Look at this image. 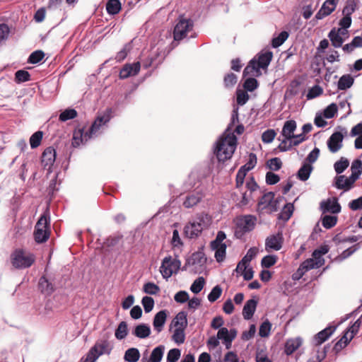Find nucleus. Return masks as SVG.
<instances>
[{
    "mask_svg": "<svg viewBox=\"0 0 362 362\" xmlns=\"http://www.w3.org/2000/svg\"><path fill=\"white\" fill-rule=\"evenodd\" d=\"M238 122V109L235 108L232 112L230 122L227 129L216 144L215 154L220 162H224L230 159L236 149L238 139L234 133L242 134L245 131V127L242 124H238L235 129L233 130L235 124Z\"/></svg>",
    "mask_w": 362,
    "mask_h": 362,
    "instance_id": "obj_1",
    "label": "nucleus"
},
{
    "mask_svg": "<svg viewBox=\"0 0 362 362\" xmlns=\"http://www.w3.org/2000/svg\"><path fill=\"white\" fill-rule=\"evenodd\" d=\"M12 266L16 269H24L30 267L35 262V255L22 248L14 250L10 256Z\"/></svg>",
    "mask_w": 362,
    "mask_h": 362,
    "instance_id": "obj_2",
    "label": "nucleus"
},
{
    "mask_svg": "<svg viewBox=\"0 0 362 362\" xmlns=\"http://www.w3.org/2000/svg\"><path fill=\"white\" fill-rule=\"evenodd\" d=\"M50 235L49 218L46 215H42L38 219L33 233L35 241L37 243H45Z\"/></svg>",
    "mask_w": 362,
    "mask_h": 362,
    "instance_id": "obj_3",
    "label": "nucleus"
},
{
    "mask_svg": "<svg viewBox=\"0 0 362 362\" xmlns=\"http://www.w3.org/2000/svg\"><path fill=\"white\" fill-rule=\"evenodd\" d=\"M194 22L189 18L180 16L177 23L173 30V38L175 41H180L185 38L187 33L192 30Z\"/></svg>",
    "mask_w": 362,
    "mask_h": 362,
    "instance_id": "obj_4",
    "label": "nucleus"
},
{
    "mask_svg": "<svg viewBox=\"0 0 362 362\" xmlns=\"http://www.w3.org/2000/svg\"><path fill=\"white\" fill-rule=\"evenodd\" d=\"M181 262L177 257L173 258L168 255L165 257L161 263L160 272L164 279L170 278L173 273H177L180 269Z\"/></svg>",
    "mask_w": 362,
    "mask_h": 362,
    "instance_id": "obj_5",
    "label": "nucleus"
},
{
    "mask_svg": "<svg viewBox=\"0 0 362 362\" xmlns=\"http://www.w3.org/2000/svg\"><path fill=\"white\" fill-rule=\"evenodd\" d=\"M257 218L252 215H245L237 218L235 235L241 236L252 230L256 225Z\"/></svg>",
    "mask_w": 362,
    "mask_h": 362,
    "instance_id": "obj_6",
    "label": "nucleus"
},
{
    "mask_svg": "<svg viewBox=\"0 0 362 362\" xmlns=\"http://www.w3.org/2000/svg\"><path fill=\"white\" fill-rule=\"evenodd\" d=\"M56 159L55 149L52 147H47L43 151L41 156V163L45 169L50 170Z\"/></svg>",
    "mask_w": 362,
    "mask_h": 362,
    "instance_id": "obj_7",
    "label": "nucleus"
},
{
    "mask_svg": "<svg viewBox=\"0 0 362 362\" xmlns=\"http://www.w3.org/2000/svg\"><path fill=\"white\" fill-rule=\"evenodd\" d=\"M339 0H326L315 15V18L320 20L330 15L336 8Z\"/></svg>",
    "mask_w": 362,
    "mask_h": 362,
    "instance_id": "obj_8",
    "label": "nucleus"
},
{
    "mask_svg": "<svg viewBox=\"0 0 362 362\" xmlns=\"http://www.w3.org/2000/svg\"><path fill=\"white\" fill-rule=\"evenodd\" d=\"M274 194L273 192L264 194L258 203L259 209L261 211L266 209H269L271 211H276V201H274Z\"/></svg>",
    "mask_w": 362,
    "mask_h": 362,
    "instance_id": "obj_9",
    "label": "nucleus"
},
{
    "mask_svg": "<svg viewBox=\"0 0 362 362\" xmlns=\"http://www.w3.org/2000/svg\"><path fill=\"white\" fill-rule=\"evenodd\" d=\"M344 135L339 132H336L333 133L327 140V146L332 153H336L342 147V141Z\"/></svg>",
    "mask_w": 362,
    "mask_h": 362,
    "instance_id": "obj_10",
    "label": "nucleus"
},
{
    "mask_svg": "<svg viewBox=\"0 0 362 362\" xmlns=\"http://www.w3.org/2000/svg\"><path fill=\"white\" fill-rule=\"evenodd\" d=\"M141 65L139 62L133 64H127L119 71V78L124 79L132 76H136L140 71Z\"/></svg>",
    "mask_w": 362,
    "mask_h": 362,
    "instance_id": "obj_11",
    "label": "nucleus"
},
{
    "mask_svg": "<svg viewBox=\"0 0 362 362\" xmlns=\"http://www.w3.org/2000/svg\"><path fill=\"white\" fill-rule=\"evenodd\" d=\"M283 243V236L281 233H277L276 235H272L266 239L265 245L266 249L267 250L268 248L272 249L274 250H279L282 247Z\"/></svg>",
    "mask_w": 362,
    "mask_h": 362,
    "instance_id": "obj_12",
    "label": "nucleus"
},
{
    "mask_svg": "<svg viewBox=\"0 0 362 362\" xmlns=\"http://www.w3.org/2000/svg\"><path fill=\"white\" fill-rule=\"evenodd\" d=\"M336 326H328L325 329L319 332L314 337V341L316 346H319L327 341L329 337L335 332Z\"/></svg>",
    "mask_w": 362,
    "mask_h": 362,
    "instance_id": "obj_13",
    "label": "nucleus"
},
{
    "mask_svg": "<svg viewBox=\"0 0 362 362\" xmlns=\"http://www.w3.org/2000/svg\"><path fill=\"white\" fill-rule=\"evenodd\" d=\"M202 232V228L194 221L188 223L184 228V233L189 238H197Z\"/></svg>",
    "mask_w": 362,
    "mask_h": 362,
    "instance_id": "obj_14",
    "label": "nucleus"
},
{
    "mask_svg": "<svg viewBox=\"0 0 362 362\" xmlns=\"http://www.w3.org/2000/svg\"><path fill=\"white\" fill-rule=\"evenodd\" d=\"M302 345L300 337L291 338L286 340L284 346V352L290 356L294 353Z\"/></svg>",
    "mask_w": 362,
    "mask_h": 362,
    "instance_id": "obj_15",
    "label": "nucleus"
},
{
    "mask_svg": "<svg viewBox=\"0 0 362 362\" xmlns=\"http://www.w3.org/2000/svg\"><path fill=\"white\" fill-rule=\"evenodd\" d=\"M257 300L252 298L248 300L243 309V316L245 320H250L252 317L257 305Z\"/></svg>",
    "mask_w": 362,
    "mask_h": 362,
    "instance_id": "obj_16",
    "label": "nucleus"
},
{
    "mask_svg": "<svg viewBox=\"0 0 362 362\" xmlns=\"http://www.w3.org/2000/svg\"><path fill=\"white\" fill-rule=\"evenodd\" d=\"M235 331L230 330V333H229L228 329L226 327L220 328L217 333L218 339L225 341L227 349L230 348L231 342L235 337Z\"/></svg>",
    "mask_w": 362,
    "mask_h": 362,
    "instance_id": "obj_17",
    "label": "nucleus"
},
{
    "mask_svg": "<svg viewBox=\"0 0 362 362\" xmlns=\"http://www.w3.org/2000/svg\"><path fill=\"white\" fill-rule=\"evenodd\" d=\"M320 206L324 212L338 214L341 211V206L337 202V199L332 201L331 199H329L327 201H324L321 202Z\"/></svg>",
    "mask_w": 362,
    "mask_h": 362,
    "instance_id": "obj_18",
    "label": "nucleus"
},
{
    "mask_svg": "<svg viewBox=\"0 0 362 362\" xmlns=\"http://www.w3.org/2000/svg\"><path fill=\"white\" fill-rule=\"evenodd\" d=\"M38 286L41 293L46 296H50L55 290L53 284L44 276L40 278Z\"/></svg>",
    "mask_w": 362,
    "mask_h": 362,
    "instance_id": "obj_19",
    "label": "nucleus"
},
{
    "mask_svg": "<svg viewBox=\"0 0 362 362\" xmlns=\"http://www.w3.org/2000/svg\"><path fill=\"white\" fill-rule=\"evenodd\" d=\"M296 122L295 120L286 121L283 127L281 134L286 139L291 140L292 137H294V131L296 129Z\"/></svg>",
    "mask_w": 362,
    "mask_h": 362,
    "instance_id": "obj_20",
    "label": "nucleus"
},
{
    "mask_svg": "<svg viewBox=\"0 0 362 362\" xmlns=\"http://www.w3.org/2000/svg\"><path fill=\"white\" fill-rule=\"evenodd\" d=\"M109 120L110 116L108 115L98 116L90 127L88 132L91 136L95 134L100 128L103 125L105 124Z\"/></svg>",
    "mask_w": 362,
    "mask_h": 362,
    "instance_id": "obj_21",
    "label": "nucleus"
},
{
    "mask_svg": "<svg viewBox=\"0 0 362 362\" xmlns=\"http://www.w3.org/2000/svg\"><path fill=\"white\" fill-rule=\"evenodd\" d=\"M167 318V313L165 310H160L156 314L153 318V325L154 329L160 332L163 329V327L165 323Z\"/></svg>",
    "mask_w": 362,
    "mask_h": 362,
    "instance_id": "obj_22",
    "label": "nucleus"
},
{
    "mask_svg": "<svg viewBox=\"0 0 362 362\" xmlns=\"http://www.w3.org/2000/svg\"><path fill=\"white\" fill-rule=\"evenodd\" d=\"M340 34H344V31L342 30L341 28H339L338 30H336L335 28H333L331 30L328 35V37L332 42V45L335 47H340L344 42L342 37L340 36Z\"/></svg>",
    "mask_w": 362,
    "mask_h": 362,
    "instance_id": "obj_23",
    "label": "nucleus"
},
{
    "mask_svg": "<svg viewBox=\"0 0 362 362\" xmlns=\"http://www.w3.org/2000/svg\"><path fill=\"white\" fill-rule=\"evenodd\" d=\"M187 313L184 311L178 313L172 320L170 326H173L177 328L186 329L187 327Z\"/></svg>",
    "mask_w": 362,
    "mask_h": 362,
    "instance_id": "obj_24",
    "label": "nucleus"
},
{
    "mask_svg": "<svg viewBox=\"0 0 362 362\" xmlns=\"http://www.w3.org/2000/svg\"><path fill=\"white\" fill-rule=\"evenodd\" d=\"M272 57L273 54L269 51L258 54L257 59H256L257 66H259L260 69H267Z\"/></svg>",
    "mask_w": 362,
    "mask_h": 362,
    "instance_id": "obj_25",
    "label": "nucleus"
},
{
    "mask_svg": "<svg viewBox=\"0 0 362 362\" xmlns=\"http://www.w3.org/2000/svg\"><path fill=\"white\" fill-rule=\"evenodd\" d=\"M259 69V66H257L256 59L253 58L245 68L243 71V76H247L251 75L258 76L260 75Z\"/></svg>",
    "mask_w": 362,
    "mask_h": 362,
    "instance_id": "obj_26",
    "label": "nucleus"
},
{
    "mask_svg": "<svg viewBox=\"0 0 362 362\" xmlns=\"http://www.w3.org/2000/svg\"><path fill=\"white\" fill-rule=\"evenodd\" d=\"M259 69V66H257L256 59L253 58L245 68L243 71V76H247L251 75L258 76L260 75Z\"/></svg>",
    "mask_w": 362,
    "mask_h": 362,
    "instance_id": "obj_27",
    "label": "nucleus"
},
{
    "mask_svg": "<svg viewBox=\"0 0 362 362\" xmlns=\"http://www.w3.org/2000/svg\"><path fill=\"white\" fill-rule=\"evenodd\" d=\"M132 334L140 339H145L151 334V329L148 325L140 324L135 327Z\"/></svg>",
    "mask_w": 362,
    "mask_h": 362,
    "instance_id": "obj_28",
    "label": "nucleus"
},
{
    "mask_svg": "<svg viewBox=\"0 0 362 362\" xmlns=\"http://www.w3.org/2000/svg\"><path fill=\"white\" fill-rule=\"evenodd\" d=\"M91 136H92L88 132L84 134L83 129L75 131L73 136L72 144L75 147L78 146L83 141V140L87 141L89 139H90Z\"/></svg>",
    "mask_w": 362,
    "mask_h": 362,
    "instance_id": "obj_29",
    "label": "nucleus"
},
{
    "mask_svg": "<svg viewBox=\"0 0 362 362\" xmlns=\"http://www.w3.org/2000/svg\"><path fill=\"white\" fill-rule=\"evenodd\" d=\"M193 221L199 225L203 230L204 228H207L211 224V217L208 214L202 212L197 214L195 216V219Z\"/></svg>",
    "mask_w": 362,
    "mask_h": 362,
    "instance_id": "obj_30",
    "label": "nucleus"
},
{
    "mask_svg": "<svg viewBox=\"0 0 362 362\" xmlns=\"http://www.w3.org/2000/svg\"><path fill=\"white\" fill-rule=\"evenodd\" d=\"M313 168L311 164L304 163L298 171L297 177L301 181H306L310 177Z\"/></svg>",
    "mask_w": 362,
    "mask_h": 362,
    "instance_id": "obj_31",
    "label": "nucleus"
},
{
    "mask_svg": "<svg viewBox=\"0 0 362 362\" xmlns=\"http://www.w3.org/2000/svg\"><path fill=\"white\" fill-rule=\"evenodd\" d=\"M310 262H311L310 261ZM309 262H303L297 271L292 275V279L295 281L300 279L308 271L313 269V266L311 264H308Z\"/></svg>",
    "mask_w": 362,
    "mask_h": 362,
    "instance_id": "obj_32",
    "label": "nucleus"
},
{
    "mask_svg": "<svg viewBox=\"0 0 362 362\" xmlns=\"http://www.w3.org/2000/svg\"><path fill=\"white\" fill-rule=\"evenodd\" d=\"M202 200V196L199 193H192L186 197L183 202V206L185 208H191L197 205Z\"/></svg>",
    "mask_w": 362,
    "mask_h": 362,
    "instance_id": "obj_33",
    "label": "nucleus"
},
{
    "mask_svg": "<svg viewBox=\"0 0 362 362\" xmlns=\"http://www.w3.org/2000/svg\"><path fill=\"white\" fill-rule=\"evenodd\" d=\"M354 78L349 75H343L338 81L337 87L339 90H346L349 88L354 83Z\"/></svg>",
    "mask_w": 362,
    "mask_h": 362,
    "instance_id": "obj_34",
    "label": "nucleus"
},
{
    "mask_svg": "<svg viewBox=\"0 0 362 362\" xmlns=\"http://www.w3.org/2000/svg\"><path fill=\"white\" fill-rule=\"evenodd\" d=\"M352 340L348 335H346L344 332L341 339L334 344L333 347V351L335 354L339 353L342 349H344Z\"/></svg>",
    "mask_w": 362,
    "mask_h": 362,
    "instance_id": "obj_35",
    "label": "nucleus"
},
{
    "mask_svg": "<svg viewBox=\"0 0 362 362\" xmlns=\"http://www.w3.org/2000/svg\"><path fill=\"white\" fill-rule=\"evenodd\" d=\"M312 258L307 259L305 260V262H309L308 264H311L313 266V269H318L325 264V259L322 257V255L320 253L316 254L315 255V250L312 254Z\"/></svg>",
    "mask_w": 362,
    "mask_h": 362,
    "instance_id": "obj_36",
    "label": "nucleus"
},
{
    "mask_svg": "<svg viewBox=\"0 0 362 362\" xmlns=\"http://www.w3.org/2000/svg\"><path fill=\"white\" fill-rule=\"evenodd\" d=\"M121 10V3L119 0H109L106 4V11L109 14H117Z\"/></svg>",
    "mask_w": 362,
    "mask_h": 362,
    "instance_id": "obj_37",
    "label": "nucleus"
},
{
    "mask_svg": "<svg viewBox=\"0 0 362 362\" xmlns=\"http://www.w3.org/2000/svg\"><path fill=\"white\" fill-rule=\"evenodd\" d=\"M165 347L163 345H160L155 349H153L148 362H160L163 353H164Z\"/></svg>",
    "mask_w": 362,
    "mask_h": 362,
    "instance_id": "obj_38",
    "label": "nucleus"
},
{
    "mask_svg": "<svg viewBox=\"0 0 362 362\" xmlns=\"http://www.w3.org/2000/svg\"><path fill=\"white\" fill-rule=\"evenodd\" d=\"M140 358L139 351L136 348H130L124 354V358L128 362H136Z\"/></svg>",
    "mask_w": 362,
    "mask_h": 362,
    "instance_id": "obj_39",
    "label": "nucleus"
},
{
    "mask_svg": "<svg viewBox=\"0 0 362 362\" xmlns=\"http://www.w3.org/2000/svg\"><path fill=\"white\" fill-rule=\"evenodd\" d=\"M257 161V156L254 153H250L249 154L247 162L244 165L241 166L239 170L247 173L248 171L251 170L255 167Z\"/></svg>",
    "mask_w": 362,
    "mask_h": 362,
    "instance_id": "obj_40",
    "label": "nucleus"
},
{
    "mask_svg": "<svg viewBox=\"0 0 362 362\" xmlns=\"http://www.w3.org/2000/svg\"><path fill=\"white\" fill-rule=\"evenodd\" d=\"M185 329L175 327L172 339L177 344H183L185 340Z\"/></svg>",
    "mask_w": 362,
    "mask_h": 362,
    "instance_id": "obj_41",
    "label": "nucleus"
},
{
    "mask_svg": "<svg viewBox=\"0 0 362 362\" xmlns=\"http://www.w3.org/2000/svg\"><path fill=\"white\" fill-rule=\"evenodd\" d=\"M127 324L126 322L122 321L119 324L115 330V337L119 340L123 339L127 337Z\"/></svg>",
    "mask_w": 362,
    "mask_h": 362,
    "instance_id": "obj_42",
    "label": "nucleus"
},
{
    "mask_svg": "<svg viewBox=\"0 0 362 362\" xmlns=\"http://www.w3.org/2000/svg\"><path fill=\"white\" fill-rule=\"evenodd\" d=\"M293 209L294 207L293 204H286L279 214V218L286 221H288L291 217Z\"/></svg>",
    "mask_w": 362,
    "mask_h": 362,
    "instance_id": "obj_43",
    "label": "nucleus"
},
{
    "mask_svg": "<svg viewBox=\"0 0 362 362\" xmlns=\"http://www.w3.org/2000/svg\"><path fill=\"white\" fill-rule=\"evenodd\" d=\"M30 80V74L28 71L21 69L15 73V81L17 83H21L29 81Z\"/></svg>",
    "mask_w": 362,
    "mask_h": 362,
    "instance_id": "obj_44",
    "label": "nucleus"
},
{
    "mask_svg": "<svg viewBox=\"0 0 362 362\" xmlns=\"http://www.w3.org/2000/svg\"><path fill=\"white\" fill-rule=\"evenodd\" d=\"M205 279L202 276L198 277L190 286V290L194 293H199L205 285Z\"/></svg>",
    "mask_w": 362,
    "mask_h": 362,
    "instance_id": "obj_45",
    "label": "nucleus"
},
{
    "mask_svg": "<svg viewBox=\"0 0 362 362\" xmlns=\"http://www.w3.org/2000/svg\"><path fill=\"white\" fill-rule=\"evenodd\" d=\"M337 223V217L335 216L325 215L322 218V224L327 228L334 227Z\"/></svg>",
    "mask_w": 362,
    "mask_h": 362,
    "instance_id": "obj_46",
    "label": "nucleus"
},
{
    "mask_svg": "<svg viewBox=\"0 0 362 362\" xmlns=\"http://www.w3.org/2000/svg\"><path fill=\"white\" fill-rule=\"evenodd\" d=\"M226 238V233L222 230L218 231L216 235V239L211 243V249L214 250L216 248L219 247L220 245H225L226 243H223V241Z\"/></svg>",
    "mask_w": 362,
    "mask_h": 362,
    "instance_id": "obj_47",
    "label": "nucleus"
},
{
    "mask_svg": "<svg viewBox=\"0 0 362 362\" xmlns=\"http://www.w3.org/2000/svg\"><path fill=\"white\" fill-rule=\"evenodd\" d=\"M361 325V321L360 319H358L351 327L344 331V333L353 339L355 335L358 332Z\"/></svg>",
    "mask_w": 362,
    "mask_h": 362,
    "instance_id": "obj_48",
    "label": "nucleus"
},
{
    "mask_svg": "<svg viewBox=\"0 0 362 362\" xmlns=\"http://www.w3.org/2000/svg\"><path fill=\"white\" fill-rule=\"evenodd\" d=\"M288 37V33L286 31H282L277 37L272 39V47L274 48L279 47L287 40Z\"/></svg>",
    "mask_w": 362,
    "mask_h": 362,
    "instance_id": "obj_49",
    "label": "nucleus"
},
{
    "mask_svg": "<svg viewBox=\"0 0 362 362\" xmlns=\"http://www.w3.org/2000/svg\"><path fill=\"white\" fill-rule=\"evenodd\" d=\"M43 134L41 131L35 132L30 138V144L32 148H35L40 145Z\"/></svg>",
    "mask_w": 362,
    "mask_h": 362,
    "instance_id": "obj_50",
    "label": "nucleus"
},
{
    "mask_svg": "<svg viewBox=\"0 0 362 362\" xmlns=\"http://www.w3.org/2000/svg\"><path fill=\"white\" fill-rule=\"evenodd\" d=\"M77 112L74 109H66L59 115V120L65 122L77 117Z\"/></svg>",
    "mask_w": 362,
    "mask_h": 362,
    "instance_id": "obj_51",
    "label": "nucleus"
},
{
    "mask_svg": "<svg viewBox=\"0 0 362 362\" xmlns=\"http://www.w3.org/2000/svg\"><path fill=\"white\" fill-rule=\"evenodd\" d=\"M349 165V160L346 158H341L334 163V170L337 174H341L348 168Z\"/></svg>",
    "mask_w": 362,
    "mask_h": 362,
    "instance_id": "obj_52",
    "label": "nucleus"
},
{
    "mask_svg": "<svg viewBox=\"0 0 362 362\" xmlns=\"http://www.w3.org/2000/svg\"><path fill=\"white\" fill-rule=\"evenodd\" d=\"M238 81L237 76L233 73L227 74L223 78V83L226 88L233 87Z\"/></svg>",
    "mask_w": 362,
    "mask_h": 362,
    "instance_id": "obj_53",
    "label": "nucleus"
},
{
    "mask_svg": "<svg viewBox=\"0 0 362 362\" xmlns=\"http://www.w3.org/2000/svg\"><path fill=\"white\" fill-rule=\"evenodd\" d=\"M222 293V288L220 286L217 285L214 286L209 294L208 295V300L211 303L215 302L217 299L220 298Z\"/></svg>",
    "mask_w": 362,
    "mask_h": 362,
    "instance_id": "obj_54",
    "label": "nucleus"
},
{
    "mask_svg": "<svg viewBox=\"0 0 362 362\" xmlns=\"http://www.w3.org/2000/svg\"><path fill=\"white\" fill-rule=\"evenodd\" d=\"M272 324L269 320L262 322L259 327V334L262 337H267L269 335Z\"/></svg>",
    "mask_w": 362,
    "mask_h": 362,
    "instance_id": "obj_55",
    "label": "nucleus"
},
{
    "mask_svg": "<svg viewBox=\"0 0 362 362\" xmlns=\"http://www.w3.org/2000/svg\"><path fill=\"white\" fill-rule=\"evenodd\" d=\"M226 245H221L219 247L216 248L215 250V258L218 262H221L226 257Z\"/></svg>",
    "mask_w": 362,
    "mask_h": 362,
    "instance_id": "obj_56",
    "label": "nucleus"
},
{
    "mask_svg": "<svg viewBox=\"0 0 362 362\" xmlns=\"http://www.w3.org/2000/svg\"><path fill=\"white\" fill-rule=\"evenodd\" d=\"M258 86V81L255 78H247L244 83V88L250 92L255 90Z\"/></svg>",
    "mask_w": 362,
    "mask_h": 362,
    "instance_id": "obj_57",
    "label": "nucleus"
},
{
    "mask_svg": "<svg viewBox=\"0 0 362 362\" xmlns=\"http://www.w3.org/2000/svg\"><path fill=\"white\" fill-rule=\"evenodd\" d=\"M45 57V53L41 50H37L31 53L28 58V62L37 64L40 62Z\"/></svg>",
    "mask_w": 362,
    "mask_h": 362,
    "instance_id": "obj_58",
    "label": "nucleus"
},
{
    "mask_svg": "<svg viewBox=\"0 0 362 362\" xmlns=\"http://www.w3.org/2000/svg\"><path fill=\"white\" fill-rule=\"evenodd\" d=\"M276 257L274 255H267L262 259L261 264L262 267L269 268L276 262Z\"/></svg>",
    "mask_w": 362,
    "mask_h": 362,
    "instance_id": "obj_59",
    "label": "nucleus"
},
{
    "mask_svg": "<svg viewBox=\"0 0 362 362\" xmlns=\"http://www.w3.org/2000/svg\"><path fill=\"white\" fill-rule=\"evenodd\" d=\"M181 355L180 350L178 349H170L167 355V362H177Z\"/></svg>",
    "mask_w": 362,
    "mask_h": 362,
    "instance_id": "obj_60",
    "label": "nucleus"
},
{
    "mask_svg": "<svg viewBox=\"0 0 362 362\" xmlns=\"http://www.w3.org/2000/svg\"><path fill=\"white\" fill-rule=\"evenodd\" d=\"M338 106L335 103L328 105L324 110V117L331 119L334 117L337 112Z\"/></svg>",
    "mask_w": 362,
    "mask_h": 362,
    "instance_id": "obj_61",
    "label": "nucleus"
},
{
    "mask_svg": "<svg viewBox=\"0 0 362 362\" xmlns=\"http://www.w3.org/2000/svg\"><path fill=\"white\" fill-rule=\"evenodd\" d=\"M267 165L270 170L276 171L281 168L282 162L279 158H273L267 161Z\"/></svg>",
    "mask_w": 362,
    "mask_h": 362,
    "instance_id": "obj_62",
    "label": "nucleus"
},
{
    "mask_svg": "<svg viewBox=\"0 0 362 362\" xmlns=\"http://www.w3.org/2000/svg\"><path fill=\"white\" fill-rule=\"evenodd\" d=\"M160 291V288L154 283L148 282L144 284V291L150 295H155Z\"/></svg>",
    "mask_w": 362,
    "mask_h": 362,
    "instance_id": "obj_63",
    "label": "nucleus"
},
{
    "mask_svg": "<svg viewBox=\"0 0 362 362\" xmlns=\"http://www.w3.org/2000/svg\"><path fill=\"white\" fill-rule=\"evenodd\" d=\"M141 303L146 313H149L153 308L154 300L151 297L144 296L142 298Z\"/></svg>",
    "mask_w": 362,
    "mask_h": 362,
    "instance_id": "obj_64",
    "label": "nucleus"
}]
</instances>
